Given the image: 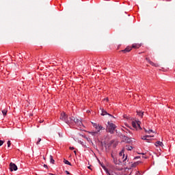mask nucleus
Masks as SVG:
<instances>
[{
    "mask_svg": "<svg viewBox=\"0 0 175 175\" xmlns=\"http://www.w3.org/2000/svg\"><path fill=\"white\" fill-rule=\"evenodd\" d=\"M3 143H5V142L0 140V146H3Z\"/></svg>",
    "mask_w": 175,
    "mask_h": 175,
    "instance_id": "26",
    "label": "nucleus"
},
{
    "mask_svg": "<svg viewBox=\"0 0 175 175\" xmlns=\"http://www.w3.org/2000/svg\"><path fill=\"white\" fill-rule=\"evenodd\" d=\"M111 175H114V174H111Z\"/></svg>",
    "mask_w": 175,
    "mask_h": 175,
    "instance_id": "44",
    "label": "nucleus"
},
{
    "mask_svg": "<svg viewBox=\"0 0 175 175\" xmlns=\"http://www.w3.org/2000/svg\"><path fill=\"white\" fill-rule=\"evenodd\" d=\"M107 124V132L111 135H113V133H114V131H116V128H117V126H116V124L111 122H108Z\"/></svg>",
    "mask_w": 175,
    "mask_h": 175,
    "instance_id": "2",
    "label": "nucleus"
},
{
    "mask_svg": "<svg viewBox=\"0 0 175 175\" xmlns=\"http://www.w3.org/2000/svg\"><path fill=\"white\" fill-rule=\"evenodd\" d=\"M49 159H50V163H53V165H54L55 161L54 160V159L53 158V157L51 155H50Z\"/></svg>",
    "mask_w": 175,
    "mask_h": 175,
    "instance_id": "20",
    "label": "nucleus"
},
{
    "mask_svg": "<svg viewBox=\"0 0 175 175\" xmlns=\"http://www.w3.org/2000/svg\"><path fill=\"white\" fill-rule=\"evenodd\" d=\"M7 144H8V147H10V146L12 145V142H10V141H8L7 142Z\"/></svg>",
    "mask_w": 175,
    "mask_h": 175,
    "instance_id": "25",
    "label": "nucleus"
},
{
    "mask_svg": "<svg viewBox=\"0 0 175 175\" xmlns=\"http://www.w3.org/2000/svg\"><path fill=\"white\" fill-rule=\"evenodd\" d=\"M80 144H81V146H84V142L80 141Z\"/></svg>",
    "mask_w": 175,
    "mask_h": 175,
    "instance_id": "32",
    "label": "nucleus"
},
{
    "mask_svg": "<svg viewBox=\"0 0 175 175\" xmlns=\"http://www.w3.org/2000/svg\"><path fill=\"white\" fill-rule=\"evenodd\" d=\"M73 124H75L79 131H81L84 128V124H83L81 119L75 118V116H70V121L68 122V125H73Z\"/></svg>",
    "mask_w": 175,
    "mask_h": 175,
    "instance_id": "1",
    "label": "nucleus"
},
{
    "mask_svg": "<svg viewBox=\"0 0 175 175\" xmlns=\"http://www.w3.org/2000/svg\"><path fill=\"white\" fill-rule=\"evenodd\" d=\"M113 163H115V165H120V162L118 161V160H117V157L113 158Z\"/></svg>",
    "mask_w": 175,
    "mask_h": 175,
    "instance_id": "21",
    "label": "nucleus"
},
{
    "mask_svg": "<svg viewBox=\"0 0 175 175\" xmlns=\"http://www.w3.org/2000/svg\"><path fill=\"white\" fill-rule=\"evenodd\" d=\"M108 116H109V117H111L112 118H116V117H114L113 115H111V114H110V113H109Z\"/></svg>",
    "mask_w": 175,
    "mask_h": 175,
    "instance_id": "27",
    "label": "nucleus"
},
{
    "mask_svg": "<svg viewBox=\"0 0 175 175\" xmlns=\"http://www.w3.org/2000/svg\"><path fill=\"white\" fill-rule=\"evenodd\" d=\"M44 167H45L46 169H49V166H47V165L46 164L44 165Z\"/></svg>",
    "mask_w": 175,
    "mask_h": 175,
    "instance_id": "29",
    "label": "nucleus"
},
{
    "mask_svg": "<svg viewBox=\"0 0 175 175\" xmlns=\"http://www.w3.org/2000/svg\"><path fill=\"white\" fill-rule=\"evenodd\" d=\"M131 50H132V47L127 46L125 49L122 50L121 51H122V53H124V54H125L126 53H129V51H131Z\"/></svg>",
    "mask_w": 175,
    "mask_h": 175,
    "instance_id": "10",
    "label": "nucleus"
},
{
    "mask_svg": "<svg viewBox=\"0 0 175 175\" xmlns=\"http://www.w3.org/2000/svg\"><path fill=\"white\" fill-rule=\"evenodd\" d=\"M18 169V167H17V165L14 163H10V172H13V170L14 172H16V170Z\"/></svg>",
    "mask_w": 175,
    "mask_h": 175,
    "instance_id": "5",
    "label": "nucleus"
},
{
    "mask_svg": "<svg viewBox=\"0 0 175 175\" xmlns=\"http://www.w3.org/2000/svg\"><path fill=\"white\" fill-rule=\"evenodd\" d=\"M90 135H92V136H96L98 135V131H89Z\"/></svg>",
    "mask_w": 175,
    "mask_h": 175,
    "instance_id": "15",
    "label": "nucleus"
},
{
    "mask_svg": "<svg viewBox=\"0 0 175 175\" xmlns=\"http://www.w3.org/2000/svg\"><path fill=\"white\" fill-rule=\"evenodd\" d=\"M125 150L123 148L121 152H120L119 155L120 157H122V158L124 159L125 157Z\"/></svg>",
    "mask_w": 175,
    "mask_h": 175,
    "instance_id": "13",
    "label": "nucleus"
},
{
    "mask_svg": "<svg viewBox=\"0 0 175 175\" xmlns=\"http://www.w3.org/2000/svg\"><path fill=\"white\" fill-rule=\"evenodd\" d=\"M132 126L133 128H137V126L139 128H140V122L138 121V122H135V121H133L132 122Z\"/></svg>",
    "mask_w": 175,
    "mask_h": 175,
    "instance_id": "7",
    "label": "nucleus"
},
{
    "mask_svg": "<svg viewBox=\"0 0 175 175\" xmlns=\"http://www.w3.org/2000/svg\"><path fill=\"white\" fill-rule=\"evenodd\" d=\"M146 60L147 61V62H148V64H150V65H152V66H155L156 68L158 67V66H159V65H158V64H155V63L152 62L150 59V58H148V57H146Z\"/></svg>",
    "mask_w": 175,
    "mask_h": 175,
    "instance_id": "6",
    "label": "nucleus"
},
{
    "mask_svg": "<svg viewBox=\"0 0 175 175\" xmlns=\"http://www.w3.org/2000/svg\"><path fill=\"white\" fill-rule=\"evenodd\" d=\"M107 100H109V98H107Z\"/></svg>",
    "mask_w": 175,
    "mask_h": 175,
    "instance_id": "43",
    "label": "nucleus"
},
{
    "mask_svg": "<svg viewBox=\"0 0 175 175\" xmlns=\"http://www.w3.org/2000/svg\"><path fill=\"white\" fill-rule=\"evenodd\" d=\"M64 163H65V165H68L69 166H72V163H70V162H69V161L66 160V159H64Z\"/></svg>",
    "mask_w": 175,
    "mask_h": 175,
    "instance_id": "16",
    "label": "nucleus"
},
{
    "mask_svg": "<svg viewBox=\"0 0 175 175\" xmlns=\"http://www.w3.org/2000/svg\"><path fill=\"white\" fill-rule=\"evenodd\" d=\"M124 141L126 142V143H131V139H129V137L124 136Z\"/></svg>",
    "mask_w": 175,
    "mask_h": 175,
    "instance_id": "17",
    "label": "nucleus"
},
{
    "mask_svg": "<svg viewBox=\"0 0 175 175\" xmlns=\"http://www.w3.org/2000/svg\"><path fill=\"white\" fill-rule=\"evenodd\" d=\"M49 175H54V174H51V173H49Z\"/></svg>",
    "mask_w": 175,
    "mask_h": 175,
    "instance_id": "40",
    "label": "nucleus"
},
{
    "mask_svg": "<svg viewBox=\"0 0 175 175\" xmlns=\"http://www.w3.org/2000/svg\"><path fill=\"white\" fill-rule=\"evenodd\" d=\"M143 158H144V159H147V157H143Z\"/></svg>",
    "mask_w": 175,
    "mask_h": 175,
    "instance_id": "39",
    "label": "nucleus"
},
{
    "mask_svg": "<svg viewBox=\"0 0 175 175\" xmlns=\"http://www.w3.org/2000/svg\"><path fill=\"white\" fill-rule=\"evenodd\" d=\"M156 147H163V143L162 142L157 141L155 143Z\"/></svg>",
    "mask_w": 175,
    "mask_h": 175,
    "instance_id": "11",
    "label": "nucleus"
},
{
    "mask_svg": "<svg viewBox=\"0 0 175 175\" xmlns=\"http://www.w3.org/2000/svg\"><path fill=\"white\" fill-rule=\"evenodd\" d=\"M139 158H140V156L135 157L134 158V159H139Z\"/></svg>",
    "mask_w": 175,
    "mask_h": 175,
    "instance_id": "33",
    "label": "nucleus"
},
{
    "mask_svg": "<svg viewBox=\"0 0 175 175\" xmlns=\"http://www.w3.org/2000/svg\"><path fill=\"white\" fill-rule=\"evenodd\" d=\"M139 155H145L146 153H138Z\"/></svg>",
    "mask_w": 175,
    "mask_h": 175,
    "instance_id": "35",
    "label": "nucleus"
},
{
    "mask_svg": "<svg viewBox=\"0 0 175 175\" xmlns=\"http://www.w3.org/2000/svg\"><path fill=\"white\" fill-rule=\"evenodd\" d=\"M142 53H144V52H139V54H142Z\"/></svg>",
    "mask_w": 175,
    "mask_h": 175,
    "instance_id": "42",
    "label": "nucleus"
},
{
    "mask_svg": "<svg viewBox=\"0 0 175 175\" xmlns=\"http://www.w3.org/2000/svg\"><path fill=\"white\" fill-rule=\"evenodd\" d=\"M126 149L128 151H132V150H133V147H132L131 145H126Z\"/></svg>",
    "mask_w": 175,
    "mask_h": 175,
    "instance_id": "14",
    "label": "nucleus"
},
{
    "mask_svg": "<svg viewBox=\"0 0 175 175\" xmlns=\"http://www.w3.org/2000/svg\"><path fill=\"white\" fill-rule=\"evenodd\" d=\"M40 142H42V139L38 138V142H36L37 146H39Z\"/></svg>",
    "mask_w": 175,
    "mask_h": 175,
    "instance_id": "24",
    "label": "nucleus"
},
{
    "mask_svg": "<svg viewBox=\"0 0 175 175\" xmlns=\"http://www.w3.org/2000/svg\"><path fill=\"white\" fill-rule=\"evenodd\" d=\"M111 158H113V159H114V158H116V157H115V156H114L113 154H111Z\"/></svg>",
    "mask_w": 175,
    "mask_h": 175,
    "instance_id": "28",
    "label": "nucleus"
},
{
    "mask_svg": "<svg viewBox=\"0 0 175 175\" xmlns=\"http://www.w3.org/2000/svg\"><path fill=\"white\" fill-rule=\"evenodd\" d=\"M107 175H111V174H110V172L107 171Z\"/></svg>",
    "mask_w": 175,
    "mask_h": 175,
    "instance_id": "34",
    "label": "nucleus"
},
{
    "mask_svg": "<svg viewBox=\"0 0 175 175\" xmlns=\"http://www.w3.org/2000/svg\"><path fill=\"white\" fill-rule=\"evenodd\" d=\"M137 175H142V174H140V172L137 171L136 173Z\"/></svg>",
    "mask_w": 175,
    "mask_h": 175,
    "instance_id": "31",
    "label": "nucleus"
},
{
    "mask_svg": "<svg viewBox=\"0 0 175 175\" xmlns=\"http://www.w3.org/2000/svg\"><path fill=\"white\" fill-rule=\"evenodd\" d=\"M88 169H90V170H92V168H91V166H88Z\"/></svg>",
    "mask_w": 175,
    "mask_h": 175,
    "instance_id": "36",
    "label": "nucleus"
},
{
    "mask_svg": "<svg viewBox=\"0 0 175 175\" xmlns=\"http://www.w3.org/2000/svg\"><path fill=\"white\" fill-rule=\"evenodd\" d=\"M127 159H128V157L126 156L125 159H124L123 161H125V160Z\"/></svg>",
    "mask_w": 175,
    "mask_h": 175,
    "instance_id": "38",
    "label": "nucleus"
},
{
    "mask_svg": "<svg viewBox=\"0 0 175 175\" xmlns=\"http://www.w3.org/2000/svg\"><path fill=\"white\" fill-rule=\"evenodd\" d=\"M3 116H6L8 114V110L7 109H3L1 111Z\"/></svg>",
    "mask_w": 175,
    "mask_h": 175,
    "instance_id": "22",
    "label": "nucleus"
},
{
    "mask_svg": "<svg viewBox=\"0 0 175 175\" xmlns=\"http://www.w3.org/2000/svg\"><path fill=\"white\" fill-rule=\"evenodd\" d=\"M65 173H66V174H70V172H69L68 171H65Z\"/></svg>",
    "mask_w": 175,
    "mask_h": 175,
    "instance_id": "30",
    "label": "nucleus"
},
{
    "mask_svg": "<svg viewBox=\"0 0 175 175\" xmlns=\"http://www.w3.org/2000/svg\"><path fill=\"white\" fill-rule=\"evenodd\" d=\"M74 153L75 154V155H76V150H74Z\"/></svg>",
    "mask_w": 175,
    "mask_h": 175,
    "instance_id": "41",
    "label": "nucleus"
},
{
    "mask_svg": "<svg viewBox=\"0 0 175 175\" xmlns=\"http://www.w3.org/2000/svg\"><path fill=\"white\" fill-rule=\"evenodd\" d=\"M150 137H154V135H144L142 139V140H146V142H148V140H150Z\"/></svg>",
    "mask_w": 175,
    "mask_h": 175,
    "instance_id": "8",
    "label": "nucleus"
},
{
    "mask_svg": "<svg viewBox=\"0 0 175 175\" xmlns=\"http://www.w3.org/2000/svg\"><path fill=\"white\" fill-rule=\"evenodd\" d=\"M75 148L74 147H70V150H74Z\"/></svg>",
    "mask_w": 175,
    "mask_h": 175,
    "instance_id": "37",
    "label": "nucleus"
},
{
    "mask_svg": "<svg viewBox=\"0 0 175 175\" xmlns=\"http://www.w3.org/2000/svg\"><path fill=\"white\" fill-rule=\"evenodd\" d=\"M101 116H109V113L105 109H101Z\"/></svg>",
    "mask_w": 175,
    "mask_h": 175,
    "instance_id": "12",
    "label": "nucleus"
},
{
    "mask_svg": "<svg viewBox=\"0 0 175 175\" xmlns=\"http://www.w3.org/2000/svg\"><path fill=\"white\" fill-rule=\"evenodd\" d=\"M137 116H139V117H143V116H144V112H142V111H137Z\"/></svg>",
    "mask_w": 175,
    "mask_h": 175,
    "instance_id": "18",
    "label": "nucleus"
},
{
    "mask_svg": "<svg viewBox=\"0 0 175 175\" xmlns=\"http://www.w3.org/2000/svg\"><path fill=\"white\" fill-rule=\"evenodd\" d=\"M140 47H142V44H133L131 49H140Z\"/></svg>",
    "mask_w": 175,
    "mask_h": 175,
    "instance_id": "9",
    "label": "nucleus"
},
{
    "mask_svg": "<svg viewBox=\"0 0 175 175\" xmlns=\"http://www.w3.org/2000/svg\"><path fill=\"white\" fill-rule=\"evenodd\" d=\"M59 118H60V120H62V121H64L67 124H68V122L70 121V117H68V115H66V113H65V112H63L61 113Z\"/></svg>",
    "mask_w": 175,
    "mask_h": 175,
    "instance_id": "3",
    "label": "nucleus"
},
{
    "mask_svg": "<svg viewBox=\"0 0 175 175\" xmlns=\"http://www.w3.org/2000/svg\"><path fill=\"white\" fill-rule=\"evenodd\" d=\"M145 132L146 133H148L150 135V133H154V131H152V129H149V130H147L145 129Z\"/></svg>",
    "mask_w": 175,
    "mask_h": 175,
    "instance_id": "19",
    "label": "nucleus"
},
{
    "mask_svg": "<svg viewBox=\"0 0 175 175\" xmlns=\"http://www.w3.org/2000/svg\"><path fill=\"white\" fill-rule=\"evenodd\" d=\"M101 166H102L103 169H104V170H105L106 174H107V171L109 172V170H107V167L105 165H101Z\"/></svg>",
    "mask_w": 175,
    "mask_h": 175,
    "instance_id": "23",
    "label": "nucleus"
},
{
    "mask_svg": "<svg viewBox=\"0 0 175 175\" xmlns=\"http://www.w3.org/2000/svg\"><path fill=\"white\" fill-rule=\"evenodd\" d=\"M92 125H93L94 128H95V129H96V131L98 133L100 132V131H102V129H105V128H103V126L99 125L98 124L92 123Z\"/></svg>",
    "mask_w": 175,
    "mask_h": 175,
    "instance_id": "4",
    "label": "nucleus"
}]
</instances>
